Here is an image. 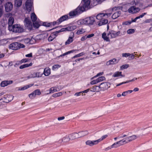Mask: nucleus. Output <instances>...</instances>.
I'll return each instance as SVG.
<instances>
[{"mask_svg":"<svg viewBox=\"0 0 152 152\" xmlns=\"http://www.w3.org/2000/svg\"><path fill=\"white\" fill-rule=\"evenodd\" d=\"M113 76L114 77H118L121 76L124 77L125 76V75H122V72L117 71L115 72L113 74Z\"/></svg>","mask_w":152,"mask_h":152,"instance_id":"4be33fe9","label":"nucleus"},{"mask_svg":"<svg viewBox=\"0 0 152 152\" xmlns=\"http://www.w3.org/2000/svg\"><path fill=\"white\" fill-rule=\"evenodd\" d=\"M8 41L7 39H3L0 41V45H4L6 44L8 42Z\"/></svg>","mask_w":152,"mask_h":152,"instance_id":"c756f323","label":"nucleus"},{"mask_svg":"<svg viewBox=\"0 0 152 152\" xmlns=\"http://www.w3.org/2000/svg\"><path fill=\"white\" fill-rule=\"evenodd\" d=\"M99 83L97 79L95 80H94L90 82L91 85H94Z\"/></svg>","mask_w":152,"mask_h":152,"instance_id":"5fc2aeb1","label":"nucleus"},{"mask_svg":"<svg viewBox=\"0 0 152 152\" xmlns=\"http://www.w3.org/2000/svg\"><path fill=\"white\" fill-rule=\"evenodd\" d=\"M71 135L72 137L71 138L72 140H74L76 138L79 137L78 135V134L76 133H73Z\"/></svg>","mask_w":152,"mask_h":152,"instance_id":"473e14b6","label":"nucleus"},{"mask_svg":"<svg viewBox=\"0 0 152 152\" xmlns=\"http://www.w3.org/2000/svg\"><path fill=\"white\" fill-rule=\"evenodd\" d=\"M122 55L123 57L127 58L129 56H130V54L129 53H123L122 54Z\"/></svg>","mask_w":152,"mask_h":152,"instance_id":"3c124183","label":"nucleus"},{"mask_svg":"<svg viewBox=\"0 0 152 152\" xmlns=\"http://www.w3.org/2000/svg\"><path fill=\"white\" fill-rule=\"evenodd\" d=\"M1 86L2 87H4L7 86V80L3 81L1 82L0 84Z\"/></svg>","mask_w":152,"mask_h":152,"instance_id":"37998d69","label":"nucleus"},{"mask_svg":"<svg viewBox=\"0 0 152 152\" xmlns=\"http://www.w3.org/2000/svg\"><path fill=\"white\" fill-rule=\"evenodd\" d=\"M133 92L132 90H129L125 91L123 92L122 94V95L123 96H125L128 94H130Z\"/></svg>","mask_w":152,"mask_h":152,"instance_id":"2f4dec72","label":"nucleus"},{"mask_svg":"<svg viewBox=\"0 0 152 152\" xmlns=\"http://www.w3.org/2000/svg\"><path fill=\"white\" fill-rule=\"evenodd\" d=\"M34 92H34V91L33 92L29 95V96L30 98L32 99L34 97H35V96H36V95Z\"/></svg>","mask_w":152,"mask_h":152,"instance_id":"49530a36","label":"nucleus"},{"mask_svg":"<svg viewBox=\"0 0 152 152\" xmlns=\"http://www.w3.org/2000/svg\"><path fill=\"white\" fill-rule=\"evenodd\" d=\"M88 134L89 132L88 131L86 130L79 132L78 133V135L79 137H81L85 135H87Z\"/></svg>","mask_w":152,"mask_h":152,"instance_id":"aec40b11","label":"nucleus"},{"mask_svg":"<svg viewBox=\"0 0 152 152\" xmlns=\"http://www.w3.org/2000/svg\"><path fill=\"white\" fill-rule=\"evenodd\" d=\"M95 22L94 18L93 17L91 16L78 20L77 21V23L78 25H93Z\"/></svg>","mask_w":152,"mask_h":152,"instance_id":"7ed1b4c3","label":"nucleus"},{"mask_svg":"<svg viewBox=\"0 0 152 152\" xmlns=\"http://www.w3.org/2000/svg\"><path fill=\"white\" fill-rule=\"evenodd\" d=\"M12 15V14L11 13H8L7 14V16L8 17H10L8 21V24L9 26V27L10 26H12V25L14 23V18L11 17V16Z\"/></svg>","mask_w":152,"mask_h":152,"instance_id":"4468645a","label":"nucleus"},{"mask_svg":"<svg viewBox=\"0 0 152 152\" xmlns=\"http://www.w3.org/2000/svg\"><path fill=\"white\" fill-rule=\"evenodd\" d=\"M108 137L107 134L104 135L102 136L100 138L97 140L98 143L100 142L106 138Z\"/></svg>","mask_w":152,"mask_h":152,"instance_id":"72a5a7b5","label":"nucleus"},{"mask_svg":"<svg viewBox=\"0 0 152 152\" xmlns=\"http://www.w3.org/2000/svg\"><path fill=\"white\" fill-rule=\"evenodd\" d=\"M68 17V15H66L62 16L55 22V23H57L58 24H59L62 22L67 19Z\"/></svg>","mask_w":152,"mask_h":152,"instance_id":"f8f14e48","label":"nucleus"},{"mask_svg":"<svg viewBox=\"0 0 152 152\" xmlns=\"http://www.w3.org/2000/svg\"><path fill=\"white\" fill-rule=\"evenodd\" d=\"M102 37L104 40L107 42H109L110 41L109 37L107 36V35L106 33L105 32L102 34Z\"/></svg>","mask_w":152,"mask_h":152,"instance_id":"b1692460","label":"nucleus"},{"mask_svg":"<svg viewBox=\"0 0 152 152\" xmlns=\"http://www.w3.org/2000/svg\"><path fill=\"white\" fill-rule=\"evenodd\" d=\"M112 148H113V147H112V145H111V146L108 147H107L104 150H105V151H108L109 150L111 149Z\"/></svg>","mask_w":152,"mask_h":152,"instance_id":"338daca9","label":"nucleus"},{"mask_svg":"<svg viewBox=\"0 0 152 152\" xmlns=\"http://www.w3.org/2000/svg\"><path fill=\"white\" fill-rule=\"evenodd\" d=\"M22 64V63H21V60L17 61L16 62V63L14 65V66L15 67V66H18V65H20V64Z\"/></svg>","mask_w":152,"mask_h":152,"instance_id":"e2e57ef3","label":"nucleus"},{"mask_svg":"<svg viewBox=\"0 0 152 152\" xmlns=\"http://www.w3.org/2000/svg\"><path fill=\"white\" fill-rule=\"evenodd\" d=\"M56 38V36L53 34H51L50 36L49 37L48 40L49 42H51Z\"/></svg>","mask_w":152,"mask_h":152,"instance_id":"7c9ffc66","label":"nucleus"},{"mask_svg":"<svg viewBox=\"0 0 152 152\" xmlns=\"http://www.w3.org/2000/svg\"><path fill=\"white\" fill-rule=\"evenodd\" d=\"M129 140L130 142L132 141L135 140V139L138 137L135 135H134L131 136L129 137Z\"/></svg>","mask_w":152,"mask_h":152,"instance_id":"c9c22d12","label":"nucleus"},{"mask_svg":"<svg viewBox=\"0 0 152 152\" xmlns=\"http://www.w3.org/2000/svg\"><path fill=\"white\" fill-rule=\"evenodd\" d=\"M124 139V141H125L126 144L130 142L129 137H126L125 139Z\"/></svg>","mask_w":152,"mask_h":152,"instance_id":"13d9d810","label":"nucleus"},{"mask_svg":"<svg viewBox=\"0 0 152 152\" xmlns=\"http://www.w3.org/2000/svg\"><path fill=\"white\" fill-rule=\"evenodd\" d=\"M103 74H104L103 72H101L99 73L96 75L94 76V77L91 78V79L92 80L95 78L97 77L102 75Z\"/></svg>","mask_w":152,"mask_h":152,"instance_id":"09e8293b","label":"nucleus"},{"mask_svg":"<svg viewBox=\"0 0 152 152\" xmlns=\"http://www.w3.org/2000/svg\"><path fill=\"white\" fill-rule=\"evenodd\" d=\"M62 95V92H60L57 93H56L53 94L52 96L56 98L58 97H59Z\"/></svg>","mask_w":152,"mask_h":152,"instance_id":"58836bf2","label":"nucleus"},{"mask_svg":"<svg viewBox=\"0 0 152 152\" xmlns=\"http://www.w3.org/2000/svg\"><path fill=\"white\" fill-rule=\"evenodd\" d=\"M44 74L45 76H48L50 74V69L48 67L45 68L44 71Z\"/></svg>","mask_w":152,"mask_h":152,"instance_id":"412c9836","label":"nucleus"},{"mask_svg":"<svg viewBox=\"0 0 152 152\" xmlns=\"http://www.w3.org/2000/svg\"><path fill=\"white\" fill-rule=\"evenodd\" d=\"M3 7H0V17H1L3 15Z\"/></svg>","mask_w":152,"mask_h":152,"instance_id":"0e129e2a","label":"nucleus"},{"mask_svg":"<svg viewBox=\"0 0 152 152\" xmlns=\"http://www.w3.org/2000/svg\"><path fill=\"white\" fill-rule=\"evenodd\" d=\"M61 66L59 64L54 65L52 67V69L53 70H56L60 68Z\"/></svg>","mask_w":152,"mask_h":152,"instance_id":"f704fd0d","label":"nucleus"},{"mask_svg":"<svg viewBox=\"0 0 152 152\" xmlns=\"http://www.w3.org/2000/svg\"><path fill=\"white\" fill-rule=\"evenodd\" d=\"M25 47V45L23 44L17 42H14L10 44L9 48L10 49L13 50H17L20 48H24Z\"/></svg>","mask_w":152,"mask_h":152,"instance_id":"39448f33","label":"nucleus"},{"mask_svg":"<svg viewBox=\"0 0 152 152\" xmlns=\"http://www.w3.org/2000/svg\"><path fill=\"white\" fill-rule=\"evenodd\" d=\"M34 91V92H35L34 93H35L36 95H40L41 94V91L39 89H37Z\"/></svg>","mask_w":152,"mask_h":152,"instance_id":"6e6d98bb","label":"nucleus"},{"mask_svg":"<svg viewBox=\"0 0 152 152\" xmlns=\"http://www.w3.org/2000/svg\"><path fill=\"white\" fill-rule=\"evenodd\" d=\"M152 21V19H149L145 20L144 22L145 23H149Z\"/></svg>","mask_w":152,"mask_h":152,"instance_id":"774afa93","label":"nucleus"},{"mask_svg":"<svg viewBox=\"0 0 152 152\" xmlns=\"http://www.w3.org/2000/svg\"><path fill=\"white\" fill-rule=\"evenodd\" d=\"M9 29L11 31L15 32H21L23 29L19 24H15L9 27Z\"/></svg>","mask_w":152,"mask_h":152,"instance_id":"423d86ee","label":"nucleus"},{"mask_svg":"<svg viewBox=\"0 0 152 152\" xmlns=\"http://www.w3.org/2000/svg\"><path fill=\"white\" fill-rule=\"evenodd\" d=\"M132 23L131 20H128L123 22L122 24L123 25H128Z\"/></svg>","mask_w":152,"mask_h":152,"instance_id":"a19ab883","label":"nucleus"},{"mask_svg":"<svg viewBox=\"0 0 152 152\" xmlns=\"http://www.w3.org/2000/svg\"><path fill=\"white\" fill-rule=\"evenodd\" d=\"M33 2L31 0H27L25 3V9L28 12H30L33 7Z\"/></svg>","mask_w":152,"mask_h":152,"instance_id":"6e6552de","label":"nucleus"},{"mask_svg":"<svg viewBox=\"0 0 152 152\" xmlns=\"http://www.w3.org/2000/svg\"><path fill=\"white\" fill-rule=\"evenodd\" d=\"M102 85H104L105 86H106L107 83H102L99 86H94L91 88V91L93 92H99L100 91L104 90L105 89L107 88V87H103L102 86Z\"/></svg>","mask_w":152,"mask_h":152,"instance_id":"0eeeda50","label":"nucleus"},{"mask_svg":"<svg viewBox=\"0 0 152 152\" xmlns=\"http://www.w3.org/2000/svg\"><path fill=\"white\" fill-rule=\"evenodd\" d=\"M36 75H37L36 77H39L42 76L43 74L40 72H35Z\"/></svg>","mask_w":152,"mask_h":152,"instance_id":"4d7b16f0","label":"nucleus"},{"mask_svg":"<svg viewBox=\"0 0 152 152\" xmlns=\"http://www.w3.org/2000/svg\"><path fill=\"white\" fill-rule=\"evenodd\" d=\"M140 10V9L138 7H136L134 6L131 7L128 10L129 13L132 14L136 13L138 12Z\"/></svg>","mask_w":152,"mask_h":152,"instance_id":"ddd939ff","label":"nucleus"},{"mask_svg":"<svg viewBox=\"0 0 152 152\" xmlns=\"http://www.w3.org/2000/svg\"><path fill=\"white\" fill-rule=\"evenodd\" d=\"M113 148H116L118 147H120L119 144L118 142L114 143L113 145H112Z\"/></svg>","mask_w":152,"mask_h":152,"instance_id":"ea45409f","label":"nucleus"},{"mask_svg":"<svg viewBox=\"0 0 152 152\" xmlns=\"http://www.w3.org/2000/svg\"><path fill=\"white\" fill-rule=\"evenodd\" d=\"M77 26H69L66 28H61V30L53 32L52 34L56 36V37L57 36L58 33L61 32H63L65 31H71L76 29Z\"/></svg>","mask_w":152,"mask_h":152,"instance_id":"20e7f679","label":"nucleus"},{"mask_svg":"<svg viewBox=\"0 0 152 152\" xmlns=\"http://www.w3.org/2000/svg\"><path fill=\"white\" fill-rule=\"evenodd\" d=\"M109 13H100L96 16V19L98 20L96 24L99 26L104 25L108 23V20L106 19L110 17L113 11V9H110L108 10Z\"/></svg>","mask_w":152,"mask_h":152,"instance_id":"f03ea898","label":"nucleus"},{"mask_svg":"<svg viewBox=\"0 0 152 152\" xmlns=\"http://www.w3.org/2000/svg\"><path fill=\"white\" fill-rule=\"evenodd\" d=\"M104 0H96V2L94 4L95 5L101 4Z\"/></svg>","mask_w":152,"mask_h":152,"instance_id":"bf43d9fd","label":"nucleus"},{"mask_svg":"<svg viewBox=\"0 0 152 152\" xmlns=\"http://www.w3.org/2000/svg\"><path fill=\"white\" fill-rule=\"evenodd\" d=\"M32 86V85L31 84L29 85H27V86H25L21 88L20 91H22V90H26V89H27L28 88L31 87Z\"/></svg>","mask_w":152,"mask_h":152,"instance_id":"79ce46f5","label":"nucleus"},{"mask_svg":"<svg viewBox=\"0 0 152 152\" xmlns=\"http://www.w3.org/2000/svg\"><path fill=\"white\" fill-rule=\"evenodd\" d=\"M74 37V33H72V34H71V36L69 37L68 39L65 42V45H69L73 41V38Z\"/></svg>","mask_w":152,"mask_h":152,"instance_id":"2eb2a0df","label":"nucleus"},{"mask_svg":"<svg viewBox=\"0 0 152 152\" xmlns=\"http://www.w3.org/2000/svg\"><path fill=\"white\" fill-rule=\"evenodd\" d=\"M105 78L104 76H102L99 77L98 78H97L98 81L99 83L100 82L104 80H105Z\"/></svg>","mask_w":152,"mask_h":152,"instance_id":"4c0bfd02","label":"nucleus"},{"mask_svg":"<svg viewBox=\"0 0 152 152\" xmlns=\"http://www.w3.org/2000/svg\"><path fill=\"white\" fill-rule=\"evenodd\" d=\"M22 0H15V4L16 6L20 7L22 4Z\"/></svg>","mask_w":152,"mask_h":152,"instance_id":"393cba45","label":"nucleus"},{"mask_svg":"<svg viewBox=\"0 0 152 152\" xmlns=\"http://www.w3.org/2000/svg\"><path fill=\"white\" fill-rule=\"evenodd\" d=\"M24 22L25 26L29 30H31L32 28V25L31 21L27 18H25Z\"/></svg>","mask_w":152,"mask_h":152,"instance_id":"1a4fd4ad","label":"nucleus"},{"mask_svg":"<svg viewBox=\"0 0 152 152\" xmlns=\"http://www.w3.org/2000/svg\"><path fill=\"white\" fill-rule=\"evenodd\" d=\"M26 40H28L30 43L31 44H33L35 42V40L34 38H31L30 40L29 39H27Z\"/></svg>","mask_w":152,"mask_h":152,"instance_id":"864d4df0","label":"nucleus"},{"mask_svg":"<svg viewBox=\"0 0 152 152\" xmlns=\"http://www.w3.org/2000/svg\"><path fill=\"white\" fill-rule=\"evenodd\" d=\"M81 94H82V91L75 93L74 95L76 96H80Z\"/></svg>","mask_w":152,"mask_h":152,"instance_id":"69168bd1","label":"nucleus"},{"mask_svg":"<svg viewBox=\"0 0 152 152\" xmlns=\"http://www.w3.org/2000/svg\"><path fill=\"white\" fill-rule=\"evenodd\" d=\"M131 4L138 7H140L142 5V4L140 2V0H134L132 2Z\"/></svg>","mask_w":152,"mask_h":152,"instance_id":"a211bd4d","label":"nucleus"},{"mask_svg":"<svg viewBox=\"0 0 152 152\" xmlns=\"http://www.w3.org/2000/svg\"><path fill=\"white\" fill-rule=\"evenodd\" d=\"M22 63L26 62L29 61L28 58H24L21 60Z\"/></svg>","mask_w":152,"mask_h":152,"instance_id":"680f3d73","label":"nucleus"},{"mask_svg":"<svg viewBox=\"0 0 152 152\" xmlns=\"http://www.w3.org/2000/svg\"><path fill=\"white\" fill-rule=\"evenodd\" d=\"M129 67V65L128 64H126L121 66L120 68L121 69H124L127 68Z\"/></svg>","mask_w":152,"mask_h":152,"instance_id":"a18cd8bd","label":"nucleus"},{"mask_svg":"<svg viewBox=\"0 0 152 152\" xmlns=\"http://www.w3.org/2000/svg\"><path fill=\"white\" fill-rule=\"evenodd\" d=\"M33 26L34 27L36 28H38L41 24V23L40 22L35 21L33 22Z\"/></svg>","mask_w":152,"mask_h":152,"instance_id":"bb28decb","label":"nucleus"},{"mask_svg":"<svg viewBox=\"0 0 152 152\" xmlns=\"http://www.w3.org/2000/svg\"><path fill=\"white\" fill-rule=\"evenodd\" d=\"M83 5H79L75 10L69 13V15L71 18H73L90 8L88 0H83Z\"/></svg>","mask_w":152,"mask_h":152,"instance_id":"f257e3e1","label":"nucleus"},{"mask_svg":"<svg viewBox=\"0 0 152 152\" xmlns=\"http://www.w3.org/2000/svg\"><path fill=\"white\" fill-rule=\"evenodd\" d=\"M121 13V12L120 11L116 12L112 15V17L113 19H115L120 16Z\"/></svg>","mask_w":152,"mask_h":152,"instance_id":"5701e85b","label":"nucleus"},{"mask_svg":"<svg viewBox=\"0 0 152 152\" xmlns=\"http://www.w3.org/2000/svg\"><path fill=\"white\" fill-rule=\"evenodd\" d=\"M120 31L116 32L113 31H111L107 34V36L110 38H113L117 37L120 34Z\"/></svg>","mask_w":152,"mask_h":152,"instance_id":"9d476101","label":"nucleus"},{"mask_svg":"<svg viewBox=\"0 0 152 152\" xmlns=\"http://www.w3.org/2000/svg\"><path fill=\"white\" fill-rule=\"evenodd\" d=\"M70 139L69 137L67 135H66L63 137V138L59 140V141L63 142L64 143H67L70 140Z\"/></svg>","mask_w":152,"mask_h":152,"instance_id":"6ab92c4d","label":"nucleus"},{"mask_svg":"<svg viewBox=\"0 0 152 152\" xmlns=\"http://www.w3.org/2000/svg\"><path fill=\"white\" fill-rule=\"evenodd\" d=\"M84 54V53L82 52V53H81L78 54H77L76 55H75V56H74L72 58H75L79 57H80L81 56H83Z\"/></svg>","mask_w":152,"mask_h":152,"instance_id":"de8ad7c7","label":"nucleus"},{"mask_svg":"<svg viewBox=\"0 0 152 152\" xmlns=\"http://www.w3.org/2000/svg\"><path fill=\"white\" fill-rule=\"evenodd\" d=\"M86 30L83 28H80L76 32L77 34H82L86 32Z\"/></svg>","mask_w":152,"mask_h":152,"instance_id":"c85d7f7f","label":"nucleus"},{"mask_svg":"<svg viewBox=\"0 0 152 152\" xmlns=\"http://www.w3.org/2000/svg\"><path fill=\"white\" fill-rule=\"evenodd\" d=\"M98 143L97 140H88L86 142V145H88L89 146H92L94 145L97 144Z\"/></svg>","mask_w":152,"mask_h":152,"instance_id":"dca6fc26","label":"nucleus"},{"mask_svg":"<svg viewBox=\"0 0 152 152\" xmlns=\"http://www.w3.org/2000/svg\"><path fill=\"white\" fill-rule=\"evenodd\" d=\"M37 75H36L35 72L31 74L29 76L27 77V79H29L32 78L36 77Z\"/></svg>","mask_w":152,"mask_h":152,"instance_id":"e433bc0d","label":"nucleus"},{"mask_svg":"<svg viewBox=\"0 0 152 152\" xmlns=\"http://www.w3.org/2000/svg\"><path fill=\"white\" fill-rule=\"evenodd\" d=\"M119 146L123 145L126 144L125 141H124V139H122L118 141Z\"/></svg>","mask_w":152,"mask_h":152,"instance_id":"c03bdc74","label":"nucleus"},{"mask_svg":"<svg viewBox=\"0 0 152 152\" xmlns=\"http://www.w3.org/2000/svg\"><path fill=\"white\" fill-rule=\"evenodd\" d=\"M32 63H30L29 64H25L20 66L19 68L20 69H23L25 68L28 67L32 66Z\"/></svg>","mask_w":152,"mask_h":152,"instance_id":"a878e982","label":"nucleus"},{"mask_svg":"<svg viewBox=\"0 0 152 152\" xmlns=\"http://www.w3.org/2000/svg\"><path fill=\"white\" fill-rule=\"evenodd\" d=\"M118 62V61L116 59L114 58L107 62L106 65L109 66L110 65L114 64L117 63Z\"/></svg>","mask_w":152,"mask_h":152,"instance_id":"f3484780","label":"nucleus"},{"mask_svg":"<svg viewBox=\"0 0 152 152\" xmlns=\"http://www.w3.org/2000/svg\"><path fill=\"white\" fill-rule=\"evenodd\" d=\"M31 18L33 22H35L37 20V16L34 13H32L31 14Z\"/></svg>","mask_w":152,"mask_h":152,"instance_id":"cd10ccee","label":"nucleus"},{"mask_svg":"<svg viewBox=\"0 0 152 152\" xmlns=\"http://www.w3.org/2000/svg\"><path fill=\"white\" fill-rule=\"evenodd\" d=\"M5 10L7 12L10 11L13 8V5L12 3L8 2L4 5Z\"/></svg>","mask_w":152,"mask_h":152,"instance_id":"9b49d317","label":"nucleus"},{"mask_svg":"<svg viewBox=\"0 0 152 152\" xmlns=\"http://www.w3.org/2000/svg\"><path fill=\"white\" fill-rule=\"evenodd\" d=\"M146 13H144L143 14H142L141 15H140L139 16H138V17H136V19H139L140 18H142L145 15H146Z\"/></svg>","mask_w":152,"mask_h":152,"instance_id":"052dcab7","label":"nucleus"},{"mask_svg":"<svg viewBox=\"0 0 152 152\" xmlns=\"http://www.w3.org/2000/svg\"><path fill=\"white\" fill-rule=\"evenodd\" d=\"M127 33L128 34H131L134 32V30L133 29H130L127 31Z\"/></svg>","mask_w":152,"mask_h":152,"instance_id":"8fccbe9b","label":"nucleus"},{"mask_svg":"<svg viewBox=\"0 0 152 152\" xmlns=\"http://www.w3.org/2000/svg\"><path fill=\"white\" fill-rule=\"evenodd\" d=\"M49 91V93L50 94L56 91L57 90L56 89H55L54 87H52L50 89Z\"/></svg>","mask_w":152,"mask_h":152,"instance_id":"603ef678","label":"nucleus"}]
</instances>
